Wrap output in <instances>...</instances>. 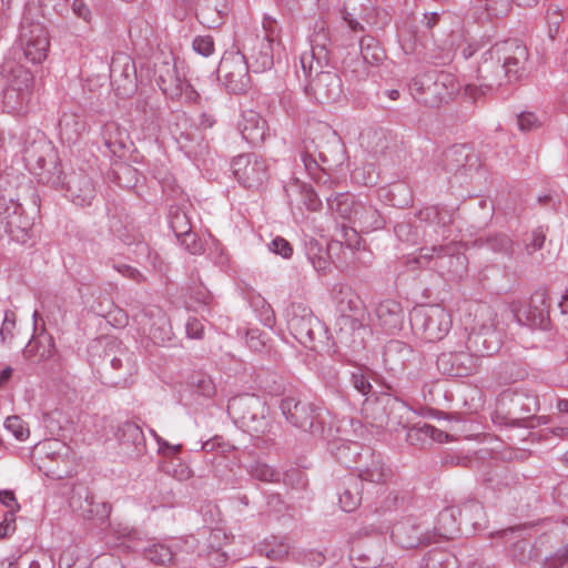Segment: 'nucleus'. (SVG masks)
I'll return each instance as SVG.
<instances>
[{
    "label": "nucleus",
    "instance_id": "1",
    "mask_svg": "<svg viewBox=\"0 0 568 568\" xmlns=\"http://www.w3.org/2000/svg\"><path fill=\"white\" fill-rule=\"evenodd\" d=\"M23 160L38 182L64 190L65 196L75 205H91L97 194L92 178L83 170L64 174L58 151L50 142L33 141L24 148Z\"/></svg>",
    "mask_w": 568,
    "mask_h": 568
},
{
    "label": "nucleus",
    "instance_id": "2",
    "mask_svg": "<svg viewBox=\"0 0 568 568\" xmlns=\"http://www.w3.org/2000/svg\"><path fill=\"white\" fill-rule=\"evenodd\" d=\"M487 54L478 67L481 88L491 90L503 85L504 80L508 83L516 82L528 73L529 52L517 39L495 44Z\"/></svg>",
    "mask_w": 568,
    "mask_h": 568
},
{
    "label": "nucleus",
    "instance_id": "3",
    "mask_svg": "<svg viewBox=\"0 0 568 568\" xmlns=\"http://www.w3.org/2000/svg\"><path fill=\"white\" fill-rule=\"evenodd\" d=\"M332 295L339 313L335 322L337 343L352 352L364 349L365 337L369 333L365 324L367 313L364 302L347 284L334 285Z\"/></svg>",
    "mask_w": 568,
    "mask_h": 568
},
{
    "label": "nucleus",
    "instance_id": "4",
    "mask_svg": "<svg viewBox=\"0 0 568 568\" xmlns=\"http://www.w3.org/2000/svg\"><path fill=\"white\" fill-rule=\"evenodd\" d=\"M538 396L527 389L504 390L491 415L495 425L506 427L535 428L549 423L548 416H537Z\"/></svg>",
    "mask_w": 568,
    "mask_h": 568
},
{
    "label": "nucleus",
    "instance_id": "5",
    "mask_svg": "<svg viewBox=\"0 0 568 568\" xmlns=\"http://www.w3.org/2000/svg\"><path fill=\"white\" fill-rule=\"evenodd\" d=\"M3 83L1 108L17 116L26 115L33 97L34 77L24 65L13 59H6L0 65Z\"/></svg>",
    "mask_w": 568,
    "mask_h": 568
},
{
    "label": "nucleus",
    "instance_id": "6",
    "mask_svg": "<svg viewBox=\"0 0 568 568\" xmlns=\"http://www.w3.org/2000/svg\"><path fill=\"white\" fill-rule=\"evenodd\" d=\"M301 159L307 172H314L318 164L324 170H337L345 161V148L341 138L329 128L313 138L304 140Z\"/></svg>",
    "mask_w": 568,
    "mask_h": 568
},
{
    "label": "nucleus",
    "instance_id": "7",
    "mask_svg": "<svg viewBox=\"0 0 568 568\" xmlns=\"http://www.w3.org/2000/svg\"><path fill=\"white\" fill-rule=\"evenodd\" d=\"M138 373V361L133 352L118 341L108 344L102 367L99 369L101 383L106 386L125 388Z\"/></svg>",
    "mask_w": 568,
    "mask_h": 568
},
{
    "label": "nucleus",
    "instance_id": "8",
    "mask_svg": "<svg viewBox=\"0 0 568 568\" xmlns=\"http://www.w3.org/2000/svg\"><path fill=\"white\" fill-rule=\"evenodd\" d=\"M409 90L419 103L437 108L453 99L459 90V84L453 74L433 71L415 77Z\"/></svg>",
    "mask_w": 568,
    "mask_h": 568
},
{
    "label": "nucleus",
    "instance_id": "9",
    "mask_svg": "<svg viewBox=\"0 0 568 568\" xmlns=\"http://www.w3.org/2000/svg\"><path fill=\"white\" fill-rule=\"evenodd\" d=\"M409 323L416 335L427 343L442 341L452 328V316L440 305H422L409 313Z\"/></svg>",
    "mask_w": 568,
    "mask_h": 568
},
{
    "label": "nucleus",
    "instance_id": "10",
    "mask_svg": "<svg viewBox=\"0 0 568 568\" xmlns=\"http://www.w3.org/2000/svg\"><path fill=\"white\" fill-rule=\"evenodd\" d=\"M275 21L265 18L263 22L264 36L247 33L242 40L237 53L244 58L245 63L254 73L270 70L274 64L272 24Z\"/></svg>",
    "mask_w": 568,
    "mask_h": 568
},
{
    "label": "nucleus",
    "instance_id": "11",
    "mask_svg": "<svg viewBox=\"0 0 568 568\" xmlns=\"http://www.w3.org/2000/svg\"><path fill=\"white\" fill-rule=\"evenodd\" d=\"M388 393L376 396L374 400L366 399L365 410L371 413L373 422L378 426L396 429L407 427L409 406L396 394V389L387 385Z\"/></svg>",
    "mask_w": 568,
    "mask_h": 568
},
{
    "label": "nucleus",
    "instance_id": "12",
    "mask_svg": "<svg viewBox=\"0 0 568 568\" xmlns=\"http://www.w3.org/2000/svg\"><path fill=\"white\" fill-rule=\"evenodd\" d=\"M285 318L290 333L307 348L315 349L316 341L326 334L323 323L303 303H292L285 311Z\"/></svg>",
    "mask_w": 568,
    "mask_h": 568
},
{
    "label": "nucleus",
    "instance_id": "13",
    "mask_svg": "<svg viewBox=\"0 0 568 568\" xmlns=\"http://www.w3.org/2000/svg\"><path fill=\"white\" fill-rule=\"evenodd\" d=\"M443 170L454 187L469 184L473 175L480 168L479 156L467 144H455L446 149L442 156Z\"/></svg>",
    "mask_w": 568,
    "mask_h": 568
},
{
    "label": "nucleus",
    "instance_id": "14",
    "mask_svg": "<svg viewBox=\"0 0 568 568\" xmlns=\"http://www.w3.org/2000/svg\"><path fill=\"white\" fill-rule=\"evenodd\" d=\"M265 410V403L255 394L236 395L227 403L229 416L250 433L260 434L266 430Z\"/></svg>",
    "mask_w": 568,
    "mask_h": 568
},
{
    "label": "nucleus",
    "instance_id": "15",
    "mask_svg": "<svg viewBox=\"0 0 568 568\" xmlns=\"http://www.w3.org/2000/svg\"><path fill=\"white\" fill-rule=\"evenodd\" d=\"M280 408L286 420L294 427L313 436H323L325 422L320 406L295 396H286L281 399Z\"/></svg>",
    "mask_w": 568,
    "mask_h": 568
},
{
    "label": "nucleus",
    "instance_id": "16",
    "mask_svg": "<svg viewBox=\"0 0 568 568\" xmlns=\"http://www.w3.org/2000/svg\"><path fill=\"white\" fill-rule=\"evenodd\" d=\"M17 43L28 61L33 64L42 63L49 52V32L43 23L24 13L19 28Z\"/></svg>",
    "mask_w": 568,
    "mask_h": 568
},
{
    "label": "nucleus",
    "instance_id": "17",
    "mask_svg": "<svg viewBox=\"0 0 568 568\" xmlns=\"http://www.w3.org/2000/svg\"><path fill=\"white\" fill-rule=\"evenodd\" d=\"M423 258L429 262L433 261L432 267L450 280L463 277L467 271V257L460 252L459 245L454 242L447 245L423 248L417 262L422 264Z\"/></svg>",
    "mask_w": 568,
    "mask_h": 568
},
{
    "label": "nucleus",
    "instance_id": "18",
    "mask_svg": "<svg viewBox=\"0 0 568 568\" xmlns=\"http://www.w3.org/2000/svg\"><path fill=\"white\" fill-rule=\"evenodd\" d=\"M0 221L12 241L26 244L30 240L32 220L24 214L22 205L10 195L0 197Z\"/></svg>",
    "mask_w": 568,
    "mask_h": 568
},
{
    "label": "nucleus",
    "instance_id": "19",
    "mask_svg": "<svg viewBox=\"0 0 568 568\" xmlns=\"http://www.w3.org/2000/svg\"><path fill=\"white\" fill-rule=\"evenodd\" d=\"M313 73L315 75L308 78L310 82L305 88L306 94L320 104L337 102L343 95V83L334 68L323 70L314 65Z\"/></svg>",
    "mask_w": 568,
    "mask_h": 568
},
{
    "label": "nucleus",
    "instance_id": "20",
    "mask_svg": "<svg viewBox=\"0 0 568 568\" xmlns=\"http://www.w3.org/2000/svg\"><path fill=\"white\" fill-rule=\"evenodd\" d=\"M231 169L234 178L245 189L258 190L270 178L265 160L254 153L235 156L232 160Z\"/></svg>",
    "mask_w": 568,
    "mask_h": 568
},
{
    "label": "nucleus",
    "instance_id": "21",
    "mask_svg": "<svg viewBox=\"0 0 568 568\" xmlns=\"http://www.w3.org/2000/svg\"><path fill=\"white\" fill-rule=\"evenodd\" d=\"M251 69L237 52L224 54L217 67V75L230 93L242 94L251 87Z\"/></svg>",
    "mask_w": 568,
    "mask_h": 568
},
{
    "label": "nucleus",
    "instance_id": "22",
    "mask_svg": "<svg viewBox=\"0 0 568 568\" xmlns=\"http://www.w3.org/2000/svg\"><path fill=\"white\" fill-rule=\"evenodd\" d=\"M69 504L74 513L94 526L105 524L112 509L111 504L97 501L94 495L84 486L73 488Z\"/></svg>",
    "mask_w": 568,
    "mask_h": 568
},
{
    "label": "nucleus",
    "instance_id": "23",
    "mask_svg": "<svg viewBox=\"0 0 568 568\" xmlns=\"http://www.w3.org/2000/svg\"><path fill=\"white\" fill-rule=\"evenodd\" d=\"M90 7L85 0H73L72 12L93 28L100 20L102 26L109 30H114L120 22V13L115 10L113 3L109 0H91Z\"/></svg>",
    "mask_w": 568,
    "mask_h": 568
},
{
    "label": "nucleus",
    "instance_id": "24",
    "mask_svg": "<svg viewBox=\"0 0 568 568\" xmlns=\"http://www.w3.org/2000/svg\"><path fill=\"white\" fill-rule=\"evenodd\" d=\"M154 78L161 91L174 99L183 93L185 80L181 78L173 55L156 57L154 61ZM192 89V85L186 83Z\"/></svg>",
    "mask_w": 568,
    "mask_h": 568
},
{
    "label": "nucleus",
    "instance_id": "25",
    "mask_svg": "<svg viewBox=\"0 0 568 568\" xmlns=\"http://www.w3.org/2000/svg\"><path fill=\"white\" fill-rule=\"evenodd\" d=\"M111 84L121 98L130 97L136 89V68L125 53L115 54L110 64Z\"/></svg>",
    "mask_w": 568,
    "mask_h": 568
},
{
    "label": "nucleus",
    "instance_id": "26",
    "mask_svg": "<svg viewBox=\"0 0 568 568\" xmlns=\"http://www.w3.org/2000/svg\"><path fill=\"white\" fill-rule=\"evenodd\" d=\"M134 317L143 326V329H148L155 343H165L171 339V323L161 307L144 306L134 314Z\"/></svg>",
    "mask_w": 568,
    "mask_h": 568
},
{
    "label": "nucleus",
    "instance_id": "27",
    "mask_svg": "<svg viewBox=\"0 0 568 568\" xmlns=\"http://www.w3.org/2000/svg\"><path fill=\"white\" fill-rule=\"evenodd\" d=\"M331 39L328 31L324 26L318 29L311 37V53L301 57V65L306 78L313 74L314 65L317 68L329 67L331 61Z\"/></svg>",
    "mask_w": 568,
    "mask_h": 568
},
{
    "label": "nucleus",
    "instance_id": "28",
    "mask_svg": "<svg viewBox=\"0 0 568 568\" xmlns=\"http://www.w3.org/2000/svg\"><path fill=\"white\" fill-rule=\"evenodd\" d=\"M503 344L501 333L493 324H484L478 329H473L467 337L466 347L478 359L493 356Z\"/></svg>",
    "mask_w": 568,
    "mask_h": 568
},
{
    "label": "nucleus",
    "instance_id": "29",
    "mask_svg": "<svg viewBox=\"0 0 568 568\" xmlns=\"http://www.w3.org/2000/svg\"><path fill=\"white\" fill-rule=\"evenodd\" d=\"M438 371L453 377H466L475 374L479 367V359L467 352L442 353L436 361Z\"/></svg>",
    "mask_w": 568,
    "mask_h": 568
},
{
    "label": "nucleus",
    "instance_id": "30",
    "mask_svg": "<svg viewBox=\"0 0 568 568\" xmlns=\"http://www.w3.org/2000/svg\"><path fill=\"white\" fill-rule=\"evenodd\" d=\"M365 457L363 462L356 465L357 478L363 481H368L377 485H385L393 476L392 468L386 465L382 455L376 453L371 447L365 449Z\"/></svg>",
    "mask_w": 568,
    "mask_h": 568
},
{
    "label": "nucleus",
    "instance_id": "31",
    "mask_svg": "<svg viewBox=\"0 0 568 568\" xmlns=\"http://www.w3.org/2000/svg\"><path fill=\"white\" fill-rule=\"evenodd\" d=\"M418 357L419 353L417 351L398 339H392L384 346L383 362L387 369L394 373L404 372Z\"/></svg>",
    "mask_w": 568,
    "mask_h": 568
},
{
    "label": "nucleus",
    "instance_id": "32",
    "mask_svg": "<svg viewBox=\"0 0 568 568\" xmlns=\"http://www.w3.org/2000/svg\"><path fill=\"white\" fill-rule=\"evenodd\" d=\"M548 308L545 294H536L531 297L528 306L518 311L515 316L521 325L546 329L550 323Z\"/></svg>",
    "mask_w": 568,
    "mask_h": 568
},
{
    "label": "nucleus",
    "instance_id": "33",
    "mask_svg": "<svg viewBox=\"0 0 568 568\" xmlns=\"http://www.w3.org/2000/svg\"><path fill=\"white\" fill-rule=\"evenodd\" d=\"M359 45L363 60L356 58L352 61L355 65L352 72L355 73V78L364 79L367 77V70L364 64L379 65L386 59V53L379 41L372 36L362 37Z\"/></svg>",
    "mask_w": 568,
    "mask_h": 568
},
{
    "label": "nucleus",
    "instance_id": "34",
    "mask_svg": "<svg viewBox=\"0 0 568 568\" xmlns=\"http://www.w3.org/2000/svg\"><path fill=\"white\" fill-rule=\"evenodd\" d=\"M390 538L404 549H413L429 542V538L424 535L422 527L410 518L397 521L392 528Z\"/></svg>",
    "mask_w": 568,
    "mask_h": 568
},
{
    "label": "nucleus",
    "instance_id": "35",
    "mask_svg": "<svg viewBox=\"0 0 568 568\" xmlns=\"http://www.w3.org/2000/svg\"><path fill=\"white\" fill-rule=\"evenodd\" d=\"M101 136L111 155L118 159L125 156L130 144V135L125 128L115 121H109L102 126Z\"/></svg>",
    "mask_w": 568,
    "mask_h": 568
},
{
    "label": "nucleus",
    "instance_id": "36",
    "mask_svg": "<svg viewBox=\"0 0 568 568\" xmlns=\"http://www.w3.org/2000/svg\"><path fill=\"white\" fill-rule=\"evenodd\" d=\"M239 130L247 143L257 146L265 141L268 128L257 112L250 110L243 113Z\"/></svg>",
    "mask_w": 568,
    "mask_h": 568
},
{
    "label": "nucleus",
    "instance_id": "37",
    "mask_svg": "<svg viewBox=\"0 0 568 568\" xmlns=\"http://www.w3.org/2000/svg\"><path fill=\"white\" fill-rule=\"evenodd\" d=\"M351 229L353 235L357 239V232L369 233L384 226L385 221L377 209L371 204L358 203Z\"/></svg>",
    "mask_w": 568,
    "mask_h": 568
},
{
    "label": "nucleus",
    "instance_id": "38",
    "mask_svg": "<svg viewBox=\"0 0 568 568\" xmlns=\"http://www.w3.org/2000/svg\"><path fill=\"white\" fill-rule=\"evenodd\" d=\"M365 449L369 447L351 440H337L331 444V452L335 459L346 468L356 469V465L363 462L366 455Z\"/></svg>",
    "mask_w": 568,
    "mask_h": 568
},
{
    "label": "nucleus",
    "instance_id": "39",
    "mask_svg": "<svg viewBox=\"0 0 568 568\" xmlns=\"http://www.w3.org/2000/svg\"><path fill=\"white\" fill-rule=\"evenodd\" d=\"M375 312L379 325L387 333H395L396 331H399L402 328L405 315L400 303H398L397 301H382L376 306Z\"/></svg>",
    "mask_w": 568,
    "mask_h": 568
},
{
    "label": "nucleus",
    "instance_id": "40",
    "mask_svg": "<svg viewBox=\"0 0 568 568\" xmlns=\"http://www.w3.org/2000/svg\"><path fill=\"white\" fill-rule=\"evenodd\" d=\"M363 484L353 474L343 477L338 487V501L344 511L357 509L362 501Z\"/></svg>",
    "mask_w": 568,
    "mask_h": 568
},
{
    "label": "nucleus",
    "instance_id": "41",
    "mask_svg": "<svg viewBox=\"0 0 568 568\" xmlns=\"http://www.w3.org/2000/svg\"><path fill=\"white\" fill-rule=\"evenodd\" d=\"M60 139L68 143H77L87 132V122L79 112H63L59 120Z\"/></svg>",
    "mask_w": 568,
    "mask_h": 568
},
{
    "label": "nucleus",
    "instance_id": "42",
    "mask_svg": "<svg viewBox=\"0 0 568 568\" xmlns=\"http://www.w3.org/2000/svg\"><path fill=\"white\" fill-rule=\"evenodd\" d=\"M115 437L121 445L132 448L130 454L141 455L145 450L142 428L134 422L126 420L118 426Z\"/></svg>",
    "mask_w": 568,
    "mask_h": 568
},
{
    "label": "nucleus",
    "instance_id": "43",
    "mask_svg": "<svg viewBox=\"0 0 568 568\" xmlns=\"http://www.w3.org/2000/svg\"><path fill=\"white\" fill-rule=\"evenodd\" d=\"M458 507L449 506L444 508L437 516L435 530L438 536L445 539H453L459 532H463Z\"/></svg>",
    "mask_w": 568,
    "mask_h": 568
},
{
    "label": "nucleus",
    "instance_id": "44",
    "mask_svg": "<svg viewBox=\"0 0 568 568\" xmlns=\"http://www.w3.org/2000/svg\"><path fill=\"white\" fill-rule=\"evenodd\" d=\"M305 254L314 270L320 274H326L331 270L328 251L314 237L304 243Z\"/></svg>",
    "mask_w": 568,
    "mask_h": 568
},
{
    "label": "nucleus",
    "instance_id": "45",
    "mask_svg": "<svg viewBox=\"0 0 568 568\" xmlns=\"http://www.w3.org/2000/svg\"><path fill=\"white\" fill-rule=\"evenodd\" d=\"M329 210L337 214L339 217L347 220L352 223L357 209V202L353 194L347 192L336 193L335 195L326 196Z\"/></svg>",
    "mask_w": 568,
    "mask_h": 568
},
{
    "label": "nucleus",
    "instance_id": "46",
    "mask_svg": "<svg viewBox=\"0 0 568 568\" xmlns=\"http://www.w3.org/2000/svg\"><path fill=\"white\" fill-rule=\"evenodd\" d=\"M457 507L460 513L458 516L462 527L464 526L466 530L468 528H473L474 530L481 528V520L484 519L485 513L484 506L478 500H466Z\"/></svg>",
    "mask_w": 568,
    "mask_h": 568
},
{
    "label": "nucleus",
    "instance_id": "47",
    "mask_svg": "<svg viewBox=\"0 0 568 568\" xmlns=\"http://www.w3.org/2000/svg\"><path fill=\"white\" fill-rule=\"evenodd\" d=\"M475 244L478 247H486L495 253L504 254L509 257L514 254V241L505 233H493L476 239Z\"/></svg>",
    "mask_w": 568,
    "mask_h": 568
},
{
    "label": "nucleus",
    "instance_id": "48",
    "mask_svg": "<svg viewBox=\"0 0 568 568\" xmlns=\"http://www.w3.org/2000/svg\"><path fill=\"white\" fill-rule=\"evenodd\" d=\"M415 216L428 224H435L442 227L453 223V212L439 205H427L418 210Z\"/></svg>",
    "mask_w": 568,
    "mask_h": 568
},
{
    "label": "nucleus",
    "instance_id": "49",
    "mask_svg": "<svg viewBox=\"0 0 568 568\" xmlns=\"http://www.w3.org/2000/svg\"><path fill=\"white\" fill-rule=\"evenodd\" d=\"M422 568H458L457 558L448 550L433 548L427 551L420 562Z\"/></svg>",
    "mask_w": 568,
    "mask_h": 568
},
{
    "label": "nucleus",
    "instance_id": "50",
    "mask_svg": "<svg viewBox=\"0 0 568 568\" xmlns=\"http://www.w3.org/2000/svg\"><path fill=\"white\" fill-rule=\"evenodd\" d=\"M134 111L149 125L158 124L162 113L158 99L152 97H139L134 102Z\"/></svg>",
    "mask_w": 568,
    "mask_h": 568
},
{
    "label": "nucleus",
    "instance_id": "51",
    "mask_svg": "<svg viewBox=\"0 0 568 568\" xmlns=\"http://www.w3.org/2000/svg\"><path fill=\"white\" fill-rule=\"evenodd\" d=\"M291 546L286 538L272 537L257 545L256 550L260 555L271 560H282L290 552Z\"/></svg>",
    "mask_w": 568,
    "mask_h": 568
},
{
    "label": "nucleus",
    "instance_id": "52",
    "mask_svg": "<svg viewBox=\"0 0 568 568\" xmlns=\"http://www.w3.org/2000/svg\"><path fill=\"white\" fill-rule=\"evenodd\" d=\"M192 390L205 398H213L216 394V386L212 377L204 372H194L189 379Z\"/></svg>",
    "mask_w": 568,
    "mask_h": 568
},
{
    "label": "nucleus",
    "instance_id": "53",
    "mask_svg": "<svg viewBox=\"0 0 568 568\" xmlns=\"http://www.w3.org/2000/svg\"><path fill=\"white\" fill-rule=\"evenodd\" d=\"M53 347L54 344L52 337L41 334L38 337L37 343L30 341L23 348V356L29 359L39 354L40 358H49L52 354Z\"/></svg>",
    "mask_w": 568,
    "mask_h": 568
},
{
    "label": "nucleus",
    "instance_id": "54",
    "mask_svg": "<svg viewBox=\"0 0 568 568\" xmlns=\"http://www.w3.org/2000/svg\"><path fill=\"white\" fill-rule=\"evenodd\" d=\"M169 224L176 239L192 230L190 217L179 206H171L169 211Z\"/></svg>",
    "mask_w": 568,
    "mask_h": 568
},
{
    "label": "nucleus",
    "instance_id": "55",
    "mask_svg": "<svg viewBox=\"0 0 568 568\" xmlns=\"http://www.w3.org/2000/svg\"><path fill=\"white\" fill-rule=\"evenodd\" d=\"M143 556L146 560L155 565H166L173 559V552L171 548L160 542L144 548Z\"/></svg>",
    "mask_w": 568,
    "mask_h": 568
},
{
    "label": "nucleus",
    "instance_id": "56",
    "mask_svg": "<svg viewBox=\"0 0 568 568\" xmlns=\"http://www.w3.org/2000/svg\"><path fill=\"white\" fill-rule=\"evenodd\" d=\"M250 475L261 481L277 483L281 479V473L264 463H255L250 467Z\"/></svg>",
    "mask_w": 568,
    "mask_h": 568
},
{
    "label": "nucleus",
    "instance_id": "57",
    "mask_svg": "<svg viewBox=\"0 0 568 568\" xmlns=\"http://www.w3.org/2000/svg\"><path fill=\"white\" fill-rule=\"evenodd\" d=\"M371 374V371L363 367H356L355 371L351 373L353 387L363 396L368 395L372 390Z\"/></svg>",
    "mask_w": 568,
    "mask_h": 568
},
{
    "label": "nucleus",
    "instance_id": "58",
    "mask_svg": "<svg viewBox=\"0 0 568 568\" xmlns=\"http://www.w3.org/2000/svg\"><path fill=\"white\" fill-rule=\"evenodd\" d=\"M4 427L16 437V439L21 442L26 440L30 435L27 423L17 415L7 417Z\"/></svg>",
    "mask_w": 568,
    "mask_h": 568
},
{
    "label": "nucleus",
    "instance_id": "59",
    "mask_svg": "<svg viewBox=\"0 0 568 568\" xmlns=\"http://www.w3.org/2000/svg\"><path fill=\"white\" fill-rule=\"evenodd\" d=\"M245 342L250 349L262 353L267 347V334L258 328L247 329Z\"/></svg>",
    "mask_w": 568,
    "mask_h": 568
},
{
    "label": "nucleus",
    "instance_id": "60",
    "mask_svg": "<svg viewBox=\"0 0 568 568\" xmlns=\"http://www.w3.org/2000/svg\"><path fill=\"white\" fill-rule=\"evenodd\" d=\"M546 21L548 24V37L555 40L564 21L562 13L557 6H549L546 12Z\"/></svg>",
    "mask_w": 568,
    "mask_h": 568
},
{
    "label": "nucleus",
    "instance_id": "61",
    "mask_svg": "<svg viewBox=\"0 0 568 568\" xmlns=\"http://www.w3.org/2000/svg\"><path fill=\"white\" fill-rule=\"evenodd\" d=\"M436 432V427L429 424H423L422 426H414L408 429L406 439L412 445H417L419 442L424 443L428 436H433Z\"/></svg>",
    "mask_w": 568,
    "mask_h": 568
},
{
    "label": "nucleus",
    "instance_id": "62",
    "mask_svg": "<svg viewBox=\"0 0 568 568\" xmlns=\"http://www.w3.org/2000/svg\"><path fill=\"white\" fill-rule=\"evenodd\" d=\"M16 327V314L13 311L7 310L2 325L0 327V342L2 345L11 344L13 339V329Z\"/></svg>",
    "mask_w": 568,
    "mask_h": 568
},
{
    "label": "nucleus",
    "instance_id": "63",
    "mask_svg": "<svg viewBox=\"0 0 568 568\" xmlns=\"http://www.w3.org/2000/svg\"><path fill=\"white\" fill-rule=\"evenodd\" d=\"M546 241V233L542 227H537L524 240L525 251L528 255H532L535 252L542 248Z\"/></svg>",
    "mask_w": 568,
    "mask_h": 568
},
{
    "label": "nucleus",
    "instance_id": "64",
    "mask_svg": "<svg viewBox=\"0 0 568 568\" xmlns=\"http://www.w3.org/2000/svg\"><path fill=\"white\" fill-rule=\"evenodd\" d=\"M166 473L180 481L187 480L193 475L192 469L180 458H174L166 465Z\"/></svg>",
    "mask_w": 568,
    "mask_h": 568
}]
</instances>
